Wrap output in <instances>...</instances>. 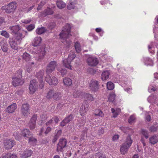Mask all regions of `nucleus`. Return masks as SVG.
<instances>
[{
  "mask_svg": "<svg viewBox=\"0 0 158 158\" xmlns=\"http://www.w3.org/2000/svg\"><path fill=\"white\" fill-rule=\"evenodd\" d=\"M17 108L16 104L15 103H14L7 107L6 110L8 113H12L15 111Z\"/></svg>",
  "mask_w": 158,
  "mask_h": 158,
  "instance_id": "aec40b11",
  "label": "nucleus"
},
{
  "mask_svg": "<svg viewBox=\"0 0 158 158\" xmlns=\"http://www.w3.org/2000/svg\"><path fill=\"white\" fill-rule=\"evenodd\" d=\"M20 130L19 128L17 130H16L15 132L13 133V135L14 136L15 139L17 140H19L20 138V135L19 134Z\"/></svg>",
  "mask_w": 158,
  "mask_h": 158,
  "instance_id": "a19ab883",
  "label": "nucleus"
},
{
  "mask_svg": "<svg viewBox=\"0 0 158 158\" xmlns=\"http://www.w3.org/2000/svg\"><path fill=\"white\" fill-rule=\"evenodd\" d=\"M107 0H101L100 3L102 5H104L107 3Z\"/></svg>",
  "mask_w": 158,
  "mask_h": 158,
  "instance_id": "338daca9",
  "label": "nucleus"
},
{
  "mask_svg": "<svg viewBox=\"0 0 158 158\" xmlns=\"http://www.w3.org/2000/svg\"><path fill=\"white\" fill-rule=\"evenodd\" d=\"M51 130V127H48L47 128L45 131L44 132V133L43 131H44V128L43 127L41 128V129L40 130V133H39V135L40 136H41V135L44 136V135H46L48 134V133L49 132H50Z\"/></svg>",
  "mask_w": 158,
  "mask_h": 158,
  "instance_id": "c756f323",
  "label": "nucleus"
},
{
  "mask_svg": "<svg viewBox=\"0 0 158 158\" xmlns=\"http://www.w3.org/2000/svg\"><path fill=\"white\" fill-rule=\"evenodd\" d=\"M74 47L75 48L76 52L77 53H79L81 51V46L80 43L79 42L77 41L74 44Z\"/></svg>",
  "mask_w": 158,
  "mask_h": 158,
  "instance_id": "2f4dec72",
  "label": "nucleus"
},
{
  "mask_svg": "<svg viewBox=\"0 0 158 158\" xmlns=\"http://www.w3.org/2000/svg\"><path fill=\"white\" fill-rule=\"evenodd\" d=\"M31 21V19H25L23 21H22V22L25 23V24H28Z\"/></svg>",
  "mask_w": 158,
  "mask_h": 158,
  "instance_id": "13d9d810",
  "label": "nucleus"
},
{
  "mask_svg": "<svg viewBox=\"0 0 158 158\" xmlns=\"http://www.w3.org/2000/svg\"><path fill=\"white\" fill-rule=\"evenodd\" d=\"M46 15H51L53 14V12L50 8H48L44 11Z\"/></svg>",
  "mask_w": 158,
  "mask_h": 158,
  "instance_id": "a18cd8bd",
  "label": "nucleus"
},
{
  "mask_svg": "<svg viewBox=\"0 0 158 158\" xmlns=\"http://www.w3.org/2000/svg\"><path fill=\"white\" fill-rule=\"evenodd\" d=\"M0 34L4 36L6 38H8L10 36L9 33L5 31H1Z\"/></svg>",
  "mask_w": 158,
  "mask_h": 158,
  "instance_id": "49530a36",
  "label": "nucleus"
},
{
  "mask_svg": "<svg viewBox=\"0 0 158 158\" xmlns=\"http://www.w3.org/2000/svg\"><path fill=\"white\" fill-rule=\"evenodd\" d=\"M53 120L52 119H51L50 120H49L46 123V124L47 125H49L52 123L53 122Z\"/></svg>",
  "mask_w": 158,
  "mask_h": 158,
  "instance_id": "e2e57ef3",
  "label": "nucleus"
},
{
  "mask_svg": "<svg viewBox=\"0 0 158 158\" xmlns=\"http://www.w3.org/2000/svg\"><path fill=\"white\" fill-rule=\"evenodd\" d=\"M141 142L143 143V146L144 147L146 146V143H145V140L143 138H142L140 140Z\"/></svg>",
  "mask_w": 158,
  "mask_h": 158,
  "instance_id": "69168bd1",
  "label": "nucleus"
},
{
  "mask_svg": "<svg viewBox=\"0 0 158 158\" xmlns=\"http://www.w3.org/2000/svg\"><path fill=\"white\" fill-rule=\"evenodd\" d=\"M62 133V131L60 130H59L57 131V133L55 135L56 136H57L58 137H59L60 135H61Z\"/></svg>",
  "mask_w": 158,
  "mask_h": 158,
  "instance_id": "680f3d73",
  "label": "nucleus"
},
{
  "mask_svg": "<svg viewBox=\"0 0 158 158\" xmlns=\"http://www.w3.org/2000/svg\"><path fill=\"white\" fill-rule=\"evenodd\" d=\"M149 140L150 143L154 145L158 142V136L154 135L150 137Z\"/></svg>",
  "mask_w": 158,
  "mask_h": 158,
  "instance_id": "cd10ccee",
  "label": "nucleus"
},
{
  "mask_svg": "<svg viewBox=\"0 0 158 158\" xmlns=\"http://www.w3.org/2000/svg\"><path fill=\"white\" fill-rule=\"evenodd\" d=\"M22 70L19 69L17 71L15 76L12 77V84L15 87L22 85L24 83V80L22 78Z\"/></svg>",
  "mask_w": 158,
  "mask_h": 158,
  "instance_id": "f03ea898",
  "label": "nucleus"
},
{
  "mask_svg": "<svg viewBox=\"0 0 158 158\" xmlns=\"http://www.w3.org/2000/svg\"><path fill=\"white\" fill-rule=\"evenodd\" d=\"M111 111L113 114L112 117L115 118L120 114L121 110V109L119 108H116L115 110L113 108H112L111 109Z\"/></svg>",
  "mask_w": 158,
  "mask_h": 158,
  "instance_id": "c85d7f7f",
  "label": "nucleus"
},
{
  "mask_svg": "<svg viewBox=\"0 0 158 158\" xmlns=\"http://www.w3.org/2000/svg\"><path fill=\"white\" fill-rule=\"evenodd\" d=\"M57 66V63L55 61H51L47 65L46 73L47 74H50L54 70L56 67Z\"/></svg>",
  "mask_w": 158,
  "mask_h": 158,
  "instance_id": "9b49d317",
  "label": "nucleus"
},
{
  "mask_svg": "<svg viewBox=\"0 0 158 158\" xmlns=\"http://www.w3.org/2000/svg\"><path fill=\"white\" fill-rule=\"evenodd\" d=\"M54 120L56 123H57L59 121V118L57 116H55L53 117Z\"/></svg>",
  "mask_w": 158,
  "mask_h": 158,
  "instance_id": "bf43d9fd",
  "label": "nucleus"
},
{
  "mask_svg": "<svg viewBox=\"0 0 158 158\" xmlns=\"http://www.w3.org/2000/svg\"><path fill=\"white\" fill-rule=\"evenodd\" d=\"M22 59L26 62H29L31 60V56L27 52L23 53L22 56Z\"/></svg>",
  "mask_w": 158,
  "mask_h": 158,
  "instance_id": "7c9ffc66",
  "label": "nucleus"
},
{
  "mask_svg": "<svg viewBox=\"0 0 158 158\" xmlns=\"http://www.w3.org/2000/svg\"><path fill=\"white\" fill-rule=\"evenodd\" d=\"M119 138V136L118 135H115L113 137V141H117Z\"/></svg>",
  "mask_w": 158,
  "mask_h": 158,
  "instance_id": "4d7b16f0",
  "label": "nucleus"
},
{
  "mask_svg": "<svg viewBox=\"0 0 158 158\" xmlns=\"http://www.w3.org/2000/svg\"><path fill=\"white\" fill-rule=\"evenodd\" d=\"M45 81L50 85H56L58 84V80L56 77H51L49 75H47L45 77Z\"/></svg>",
  "mask_w": 158,
  "mask_h": 158,
  "instance_id": "1a4fd4ad",
  "label": "nucleus"
},
{
  "mask_svg": "<svg viewBox=\"0 0 158 158\" xmlns=\"http://www.w3.org/2000/svg\"><path fill=\"white\" fill-rule=\"evenodd\" d=\"M38 84L35 80H32L29 84V90L30 94H33L35 93L38 87Z\"/></svg>",
  "mask_w": 158,
  "mask_h": 158,
  "instance_id": "0eeeda50",
  "label": "nucleus"
},
{
  "mask_svg": "<svg viewBox=\"0 0 158 158\" xmlns=\"http://www.w3.org/2000/svg\"><path fill=\"white\" fill-rule=\"evenodd\" d=\"M84 95V93L80 90L74 91L73 93V97L75 98H83Z\"/></svg>",
  "mask_w": 158,
  "mask_h": 158,
  "instance_id": "b1692460",
  "label": "nucleus"
},
{
  "mask_svg": "<svg viewBox=\"0 0 158 158\" xmlns=\"http://www.w3.org/2000/svg\"><path fill=\"white\" fill-rule=\"evenodd\" d=\"M15 144V141L14 140H6L4 142V147L7 150L11 149Z\"/></svg>",
  "mask_w": 158,
  "mask_h": 158,
  "instance_id": "dca6fc26",
  "label": "nucleus"
},
{
  "mask_svg": "<svg viewBox=\"0 0 158 158\" xmlns=\"http://www.w3.org/2000/svg\"><path fill=\"white\" fill-rule=\"evenodd\" d=\"M16 2H12L7 6H2V10H5L6 13L9 14L13 12L16 9Z\"/></svg>",
  "mask_w": 158,
  "mask_h": 158,
  "instance_id": "39448f33",
  "label": "nucleus"
},
{
  "mask_svg": "<svg viewBox=\"0 0 158 158\" xmlns=\"http://www.w3.org/2000/svg\"><path fill=\"white\" fill-rule=\"evenodd\" d=\"M89 107V105L87 104H83L81 106L80 113L82 116H83L85 114L88 110Z\"/></svg>",
  "mask_w": 158,
  "mask_h": 158,
  "instance_id": "412c9836",
  "label": "nucleus"
},
{
  "mask_svg": "<svg viewBox=\"0 0 158 158\" xmlns=\"http://www.w3.org/2000/svg\"><path fill=\"white\" fill-rule=\"evenodd\" d=\"M71 27L69 24H66L63 27V29L60 34L61 42L66 43L68 45L71 44V42L69 39L71 36Z\"/></svg>",
  "mask_w": 158,
  "mask_h": 158,
  "instance_id": "f257e3e1",
  "label": "nucleus"
},
{
  "mask_svg": "<svg viewBox=\"0 0 158 158\" xmlns=\"http://www.w3.org/2000/svg\"><path fill=\"white\" fill-rule=\"evenodd\" d=\"M44 73V71L43 70H41L38 72L36 74V77L41 82V84L39 86L41 88L44 86V83L43 79Z\"/></svg>",
  "mask_w": 158,
  "mask_h": 158,
  "instance_id": "f3484780",
  "label": "nucleus"
},
{
  "mask_svg": "<svg viewBox=\"0 0 158 158\" xmlns=\"http://www.w3.org/2000/svg\"><path fill=\"white\" fill-rule=\"evenodd\" d=\"M99 87V83L98 81L94 80L90 81L89 85V88L90 91L96 92L98 91Z\"/></svg>",
  "mask_w": 158,
  "mask_h": 158,
  "instance_id": "6e6552de",
  "label": "nucleus"
},
{
  "mask_svg": "<svg viewBox=\"0 0 158 158\" xmlns=\"http://www.w3.org/2000/svg\"><path fill=\"white\" fill-rule=\"evenodd\" d=\"M57 70L58 71H60L63 76L65 75L66 73L67 70L65 69H60L58 68Z\"/></svg>",
  "mask_w": 158,
  "mask_h": 158,
  "instance_id": "3c124183",
  "label": "nucleus"
},
{
  "mask_svg": "<svg viewBox=\"0 0 158 158\" xmlns=\"http://www.w3.org/2000/svg\"><path fill=\"white\" fill-rule=\"evenodd\" d=\"M157 130L156 127H155V126H151L149 129V131L152 132H155Z\"/></svg>",
  "mask_w": 158,
  "mask_h": 158,
  "instance_id": "6e6d98bb",
  "label": "nucleus"
},
{
  "mask_svg": "<svg viewBox=\"0 0 158 158\" xmlns=\"http://www.w3.org/2000/svg\"><path fill=\"white\" fill-rule=\"evenodd\" d=\"M63 82L65 85L70 86L72 83V80L70 78L68 77H65L64 78Z\"/></svg>",
  "mask_w": 158,
  "mask_h": 158,
  "instance_id": "f704fd0d",
  "label": "nucleus"
},
{
  "mask_svg": "<svg viewBox=\"0 0 158 158\" xmlns=\"http://www.w3.org/2000/svg\"><path fill=\"white\" fill-rule=\"evenodd\" d=\"M21 112L22 114L25 117H28L30 115V106L27 103L22 104L21 107Z\"/></svg>",
  "mask_w": 158,
  "mask_h": 158,
  "instance_id": "423d86ee",
  "label": "nucleus"
},
{
  "mask_svg": "<svg viewBox=\"0 0 158 158\" xmlns=\"http://www.w3.org/2000/svg\"><path fill=\"white\" fill-rule=\"evenodd\" d=\"M61 94L60 92L55 91L52 98L54 100H59L61 98Z\"/></svg>",
  "mask_w": 158,
  "mask_h": 158,
  "instance_id": "e433bc0d",
  "label": "nucleus"
},
{
  "mask_svg": "<svg viewBox=\"0 0 158 158\" xmlns=\"http://www.w3.org/2000/svg\"><path fill=\"white\" fill-rule=\"evenodd\" d=\"M8 154H6L5 155H2L0 158H8Z\"/></svg>",
  "mask_w": 158,
  "mask_h": 158,
  "instance_id": "774afa93",
  "label": "nucleus"
},
{
  "mask_svg": "<svg viewBox=\"0 0 158 158\" xmlns=\"http://www.w3.org/2000/svg\"><path fill=\"white\" fill-rule=\"evenodd\" d=\"M9 156L10 158H18L17 156L15 154H12Z\"/></svg>",
  "mask_w": 158,
  "mask_h": 158,
  "instance_id": "0e129e2a",
  "label": "nucleus"
},
{
  "mask_svg": "<svg viewBox=\"0 0 158 158\" xmlns=\"http://www.w3.org/2000/svg\"><path fill=\"white\" fill-rule=\"evenodd\" d=\"M73 118V115L70 114L67 117L65 118L64 119L67 121V122L68 123Z\"/></svg>",
  "mask_w": 158,
  "mask_h": 158,
  "instance_id": "8fccbe9b",
  "label": "nucleus"
},
{
  "mask_svg": "<svg viewBox=\"0 0 158 158\" xmlns=\"http://www.w3.org/2000/svg\"><path fill=\"white\" fill-rule=\"evenodd\" d=\"M67 7L69 10L74 9L75 7V3L70 1L67 5Z\"/></svg>",
  "mask_w": 158,
  "mask_h": 158,
  "instance_id": "c03bdc74",
  "label": "nucleus"
},
{
  "mask_svg": "<svg viewBox=\"0 0 158 158\" xmlns=\"http://www.w3.org/2000/svg\"><path fill=\"white\" fill-rule=\"evenodd\" d=\"M141 133L146 138H148V132L147 131L144 129H143L141 130Z\"/></svg>",
  "mask_w": 158,
  "mask_h": 158,
  "instance_id": "de8ad7c7",
  "label": "nucleus"
},
{
  "mask_svg": "<svg viewBox=\"0 0 158 158\" xmlns=\"http://www.w3.org/2000/svg\"><path fill=\"white\" fill-rule=\"evenodd\" d=\"M46 51L44 48H42L39 51V52L35 56V59L38 61H41L44 58L45 55Z\"/></svg>",
  "mask_w": 158,
  "mask_h": 158,
  "instance_id": "4468645a",
  "label": "nucleus"
},
{
  "mask_svg": "<svg viewBox=\"0 0 158 158\" xmlns=\"http://www.w3.org/2000/svg\"><path fill=\"white\" fill-rule=\"evenodd\" d=\"M46 31V30L44 27H41L39 28L36 30V32L37 34L40 35L44 33Z\"/></svg>",
  "mask_w": 158,
  "mask_h": 158,
  "instance_id": "ea45409f",
  "label": "nucleus"
},
{
  "mask_svg": "<svg viewBox=\"0 0 158 158\" xmlns=\"http://www.w3.org/2000/svg\"><path fill=\"white\" fill-rule=\"evenodd\" d=\"M0 46L2 51L5 52L8 51V44L6 40L3 39L0 41Z\"/></svg>",
  "mask_w": 158,
  "mask_h": 158,
  "instance_id": "a211bd4d",
  "label": "nucleus"
},
{
  "mask_svg": "<svg viewBox=\"0 0 158 158\" xmlns=\"http://www.w3.org/2000/svg\"><path fill=\"white\" fill-rule=\"evenodd\" d=\"M35 27V25L34 24H30L27 27V29L28 31H31Z\"/></svg>",
  "mask_w": 158,
  "mask_h": 158,
  "instance_id": "864d4df0",
  "label": "nucleus"
},
{
  "mask_svg": "<svg viewBox=\"0 0 158 158\" xmlns=\"http://www.w3.org/2000/svg\"><path fill=\"white\" fill-rule=\"evenodd\" d=\"M83 98L87 102H90L94 100V98L92 95L85 93L84 95H83Z\"/></svg>",
  "mask_w": 158,
  "mask_h": 158,
  "instance_id": "a878e982",
  "label": "nucleus"
},
{
  "mask_svg": "<svg viewBox=\"0 0 158 158\" xmlns=\"http://www.w3.org/2000/svg\"><path fill=\"white\" fill-rule=\"evenodd\" d=\"M9 43L11 47L13 49L17 50L18 49L17 44L15 41L12 38H10L9 39Z\"/></svg>",
  "mask_w": 158,
  "mask_h": 158,
  "instance_id": "393cba45",
  "label": "nucleus"
},
{
  "mask_svg": "<svg viewBox=\"0 0 158 158\" xmlns=\"http://www.w3.org/2000/svg\"><path fill=\"white\" fill-rule=\"evenodd\" d=\"M27 34V31L23 30H20L19 32L15 34V39L19 42H20L22 39Z\"/></svg>",
  "mask_w": 158,
  "mask_h": 158,
  "instance_id": "9d476101",
  "label": "nucleus"
},
{
  "mask_svg": "<svg viewBox=\"0 0 158 158\" xmlns=\"http://www.w3.org/2000/svg\"><path fill=\"white\" fill-rule=\"evenodd\" d=\"M107 88L108 89L111 90L114 88V85L113 83L111 81L108 82L106 85Z\"/></svg>",
  "mask_w": 158,
  "mask_h": 158,
  "instance_id": "79ce46f5",
  "label": "nucleus"
},
{
  "mask_svg": "<svg viewBox=\"0 0 158 158\" xmlns=\"http://www.w3.org/2000/svg\"><path fill=\"white\" fill-rule=\"evenodd\" d=\"M55 91L53 89H50L45 94V97L49 100L52 98Z\"/></svg>",
  "mask_w": 158,
  "mask_h": 158,
  "instance_id": "bb28decb",
  "label": "nucleus"
},
{
  "mask_svg": "<svg viewBox=\"0 0 158 158\" xmlns=\"http://www.w3.org/2000/svg\"><path fill=\"white\" fill-rule=\"evenodd\" d=\"M57 6L60 9H62L65 7L66 4L63 1L61 0H58L56 2Z\"/></svg>",
  "mask_w": 158,
  "mask_h": 158,
  "instance_id": "4c0bfd02",
  "label": "nucleus"
},
{
  "mask_svg": "<svg viewBox=\"0 0 158 158\" xmlns=\"http://www.w3.org/2000/svg\"><path fill=\"white\" fill-rule=\"evenodd\" d=\"M45 3L46 2L43 1H41L38 5V7L37 8V10H40L42 7L44 5Z\"/></svg>",
  "mask_w": 158,
  "mask_h": 158,
  "instance_id": "603ef678",
  "label": "nucleus"
},
{
  "mask_svg": "<svg viewBox=\"0 0 158 158\" xmlns=\"http://www.w3.org/2000/svg\"><path fill=\"white\" fill-rule=\"evenodd\" d=\"M115 97V95L113 93H110L108 98V101L109 102H113L114 99Z\"/></svg>",
  "mask_w": 158,
  "mask_h": 158,
  "instance_id": "37998d69",
  "label": "nucleus"
},
{
  "mask_svg": "<svg viewBox=\"0 0 158 158\" xmlns=\"http://www.w3.org/2000/svg\"><path fill=\"white\" fill-rule=\"evenodd\" d=\"M146 120L148 122H150L151 120V117L150 115H147L145 118Z\"/></svg>",
  "mask_w": 158,
  "mask_h": 158,
  "instance_id": "052dcab7",
  "label": "nucleus"
},
{
  "mask_svg": "<svg viewBox=\"0 0 158 158\" xmlns=\"http://www.w3.org/2000/svg\"><path fill=\"white\" fill-rule=\"evenodd\" d=\"M132 143V140L131 137L128 136L127 138L126 142L122 145L120 148V151L122 154H125L127 153Z\"/></svg>",
  "mask_w": 158,
  "mask_h": 158,
  "instance_id": "20e7f679",
  "label": "nucleus"
},
{
  "mask_svg": "<svg viewBox=\"0 0 158 158\" xmlns=\"http://www.w3.org/2000/svg\"><path fill=\"white\" fill-rule=\"evenodd\" d=\"M68 123L67 122V121L64 119L60 123V125L61 126L63 127L65 126Z\"/></svg>",
  "mask_w": 158,
  "mask_h": 158,
  "instance_id": "5fc2aeb1",
  "label": "nucleus"
},
{
  "mask_svg": "<svg viewBox=\"0 0 158 158\" xmlns=\"http://www.w3.org/2000/svg\"><path fill=\"white\" fill-rule=\"evenodd\" d=\"M9 28L11 31V33L14 34H16L18 32L21 30V28L18 25H15L9 27Z\"/></svg>",
  "mask_w": 158,
  "mask_h": 158,
  "instance_id": "5701e85b",
  "label": "nucleus"
},
{
  "mask_svg": "<svg viewBox=\"0 0 158 158\" xmlns=\"http://www.w3.org/2000/svg\"><path fill=\"white\" fill-rule=\"evenodd\" d=\"M21 135L24 137L28 138L30 136H32V134L29 131L28 129H24L21 131Z\"/></svg>",
  "mask_w": 158,
  "mask_h": 158,
  "instance_id": "4be33fe9",
  "label": "nucleus"
},
{
  "mask_svg": "<svg viewBox=\"0 0 158 158\" xmlns=\"http://www.w3.org/2000/svg\"><path fill=\"white\" fill-rule=\"evenodd\" d=\"M87 62L88 64L91 66H96L98 63L97 58L93 57H89L87 59Z\"/></svg>",
  "mask_w": 158,
  "mask_h": 158,
  "instance_id": "6ab92c4d",
  "label": "nucleus"
},
{
  "mask_svg": "<svg viewBox=\"0 0 158 158\" xmlns=\"http://www.w3.org/2000/svg\"><path fill=\"white\" fill-rule=\"evenodd\" d=\"M110 73L108 71H103L102 74L101 78L102 81L107 79L109 76Z\"/></svg>",
  "mask_w": 158,
  "mask_h": 158,
  "instance_id": "72a5a7b5",
  "label": "nucleus"
},
{
  "mask_svg": "<svg viewBox=\"0 0 158 158\" xmlns=\"http://www.w3.org/2000/svg\"><path fill=\"white\" fill-rule=\"evenodd\" d=\"M94 114L95 116H98L101 117H103L104 116L103 112L99 109L96 110L95 111Z\"/></svg>",
  "mask_w": 158,
  "mask_h": 158,
  "instance_id": "58836bf2",
  "label": "nucleus"
},
{
  "mask_svg": "<svg viewBox=\"0 0 158 158\" xmlns=\"http://www.w3.org/2000/svg\"><path fill=\"white\" fill-rule=\"evenodd\" d=\"M42 41L41 38L40 37H37L35 38L34 43L33 44L34 46L36 47L40 44Z\"/></svg>",
  "mask_w": 158,
  "mask_h": 158,
  "instance_id": "c9c22d12",
  "label": "nucleus"
},
{
  "mask_svg": "<svg viewBox=\"0 0 158 158\" xmlns=\"http://www.w3.org/2000/svg\"><path fill=\"white\" fill-rule=\"evenodd\" d=\"M33 136V135H32V136H30V137L28 138V143L32 145H35L37 143V140Z\"/></svg>",
  "mask_w": 158,
  "mask_h": 158,
  "instance_id": "473e14b6",
  "label": "nucleus"
},
{
  "mask_svg": "<svg viewBox=\"0 0 158 158\" xmlns=\"http://www.w3.org/2000/svg\"><path fill=\"white\" fill-rule=\"evenodd\" d=\"M135 117L133 115L130 116L129 118L128 119V122L130 123H132L135 122Z\"/></svg>",
  "mask_w": 158,
  "mask_h": 158,
  "instance_id": "09e8293b",
  "label": "nucleus"
},
{
  "mask_svg": "<svg viewBox=\"0 0 158 158\" xmlns=\"http://www.w3.org/2000/svg\"><path fill=\"white\" fill-rule=\"evenodd\" d=\"M37 119V115H34L30 120L28 123V126L31 130H34L35 128Z\"/></svg>",
  "mask_w": 158,
  "mask_h": 158,
  "instance_id": "ddd939ff",
  "label": "nucleus"
},
{
  "mask_svg": "<svg viewBox=\"0 0 158 158\" xmlns=\"http://www.w3.org/2000/svg\"><path fill=\"white\" fill-rule=\"evenodd\" d=\"M76 56V55L75 54L74 52L71 51L67 59H65L63 60V64L64 66L69 69H72V66L71 65V63Z\"/></svg>",
  "mask_w": 158,
  "mask_h": 158,
  "instance_id": "7ed1b4c3",
  "label": "nucleus"
},
{
  "mask_svg": "<svg viewBox=\"0 0 158 158\" xmlns=\"http://www.w3.org/2000/svg\"><path fill=\"white\" fill-rule=\"evenodd\" d=\"M33 151L31 150L26 149L21 152L20 157L21 158H28L30 157Z\"/></svg>",
  "mask_w": 158,
  "mask_h": 158,
  "instance_id": "2eb2a0df",
  "label": "nucleus"
},
{
  "mask_svg": "<svg viewBox=\"0 0 158 158\" xmlns=\"http://www.w3.org/2000/svg\"><path fill=\"white\" fill-rule=\"evenodd\" d=\"M67 144L66 140L65 139H60L57 144V152H62L63 149L66 146Z\"/></svg>",
  "mask_w": 158,
  "mask_h": 158,
  "instance_id": "f8f14e48",
  "label": "nucleus"
}]
</instances>
